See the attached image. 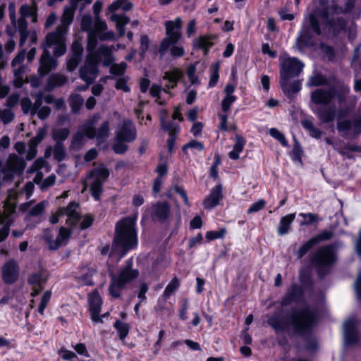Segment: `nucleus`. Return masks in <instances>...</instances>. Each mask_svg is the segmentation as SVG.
Instances as JSON below:
<instances>
[{"instance_id":"obj_1","label":"nucleus","mask_w":361,"mask_h":361,"mask_svg":"<svg viewBox=\"0 0 361 361\" xmlns=\"http://www.w3.org/2000/svg\"><path fill=\"white\" fill-rule=\"evenodd\" d=\"M319 318V310L306 305L293 307L285 315L275 311L268 317L267 324L276 334L286 332L290 336L302 338L305 341V348L313 352L318 349L313 331Z\"/></svg>"},{"instance_id":"obj_2","label":"nucleus","mask_w":361,"mask_h":361,"mask_svg":"<svg viewBox=\"0 0 361 361\" xmlns=\"http://www.w3.org/2000/svg\"><path fill=\"white\" fill-rule=\"evenodd\" d=\"M138 246V235L136 217L127 216L122 217L115 224L114 235L111 244L112 253L123 258L130 251Z\"/></svg>"},{"instance_id":"obj_3","label":"nucleus","mask_w":361,"mask_h":361,"mask_svg":"<svg viewBox=\"0 0 361 361\" xmlns=\"http://www.w3.org/2000/svg\"><path fill=\"white\" fill-rule=\"evenodd\" d=\"M319 16L326 22L330 19L329 6L314 9L307 18L303 20L295 43L299 51L302 52L306 49H311L316 46V37L321 36L322 34Z\"/></svg>"},{"instance_id":"obj_4","label":"nucleus","mask_w":361,"mask_h":361,"mask_svg":"<svg viewBox=\"0 0 361 361\" xmlns=\"http://www.w3.org/2000/svg\"><path fill=\"white\" fill-rule=\"evenodd\" d=\"M139 276V271L133 269V263L128 261L125 267H121L116 274L109 273L110 283L109 286V294L115 299L121 298V292L126 289L128 285L135 280Z\"/></svg>"},{"instance_id":"obj_5","label":"nucleus","mask_w":361,"mask_h":361,"mask_svg":"<svg viewBox=\"0 0 361 361\" xmlns=\"http://www.w3.org/2000/svg\"><path fill=\"white\" fill-rule=\"evenodd\" d=\"M336 261L337 255L334 244H329L319 248L310 259L319 279H324L331 272Z\"/></svg>"},{"instance_id":"obj_6","label":"nucleus","mask_w":361,"mask_h":361,"mask_svg":"<svg viewBox=\"0 0 361 361\" xmlns=\"http://www.w3.org/2000/svg\"><path fill=\"white\" fill-rule=\"evenodd\" d=\"M350 88L347 85L331 86L328 89L317 88L310 94V101L315 105L329 106L336 98L338 103L345 102Z\"/></svg>"},{"instance_id":"obj_7","label":"nucleus","mask_w":361,"mask_h":361,"mask_svg":"<svg viewBox=\"0 0 361 361\" xmlns=\"http://www.w3.org/2000/svg\"><path fill=\"white\" fill-rule=\"evenodd\" d=\"M110 172L104 164H100L97 167L90 171L87 178L93 179L90 185V191L95 201H100L103 192V185L109 177Z\"/></svg>"},{"instance_id":"obj_8","label":"nucleus","mask_w":361,"mask_h":361,"mask_svg":"<svg viewBox=\"0 0 361 361\" xmlns=\"http://www.w3.org/2000/svg\"><path fill=\"white\" fill-rule=\"evenodd\" d=\"M279 61V80L283 82L298 77L304 68L303 63L296 57L288 56L284 59L280 58Z\"/></svg>"},{"instance_id":"obj_9","label":"nucleus","mask_w":361,"mask_h":361,"mask_svg":"<svg viewBox=\"0 0 361 361\" xmlns=\"http://www.w3.org/2000/svg\"><path fill=\"white\" fill-rule=\"evenodd\" d=\"M166 37L164 38L159 48L161 54H164L171 45L176 44L182 37L180 31L182 27V20L176 18L173 21H167L165 23Z\"/></svg>"},{"instance_id":"obj_10","label":"nucleus","mask_w":361,"mask_h":361,"mask_svg":"<svg viewBox=\"0 0 361 361\" xmlns=\"http://www.w3.org/2000/svg\"><path fill=\"white\" fill-rule=\"evenodd\" d=\"M348 114V108L338 110L337 114V130L345 135H351L353 137H357L361 134V116L355 118L353 120L345 119L340 121V119L346 117Z\"/></svg>"},{"instance_id":"obj_11","label":"nucleus","mask_w":361,"mask_h":361,"mask_svg":"<svg viewBox=\"0 0 361 361\" xmlns=\"http://www.w3.org/2000/svg\"><path fill=\"white\" fill-rule=\"evenodd\" d=\"M97 118L96 115H94L92 120L88 121L83 125L79 126L78 130L72 137L69 147L71 150H80L85 143V137L89 139H93L95 137L96 130L94 125Z\"/></svg>"},{"instance_id":"obj_12","label":"nucleus","mask_w":361,"mask_h":361,"mask_svg":"<svg viewBox=\"0 0 361 361\" xmlns=\"http://www.w3.org/2000/svg\"><path fill=\"white\" fill-rule=\"evenodd\" d=\"M334 235V233L331 231L323 230L318 234L312 236L305 243H304L296 252L297 258L301 259L305 255H307L315 245L319 244L323 241H326Z\"/></svg>"},{"instance_id":"obj_13","label":"nucleus","mask_w":361,"mask_h":361,"mask_svg":"<svg viewBox=\"0 0 361 361\" xmlns=\"http://www.w3.org/2000/svg\"><path fill=\"white\" fill-rule=\"evenodd\" d=\"M160 124L161 129L165 132H168L169 137L166 143L168 152L171 154L174 152L176 141L180 130V126L171 121H166L164 116L160 117Z\"/></svg>"},{"instance_id":"obj_14","label":"nucleus","mask_w":361,"mask_h":361,"mask_svg":"<svg viewBox=\"0 0 361 361\" xmlns=\"http://www.w3.org/2000/svg\"><path fill=\"white\" fill-rule=\"evenodd\" d=\"M90 314L92 322L95 323H102V319L100 317L102 306L103 304L102 298L99 291L95 289L92 290L87 296Z\"/></svg>"},{"instance_id":"obj_15","label":"nucleus","mask_w":361,"mask_h":361,"mask_svg":"<svg viewBox=\"0 0 361 361\" xmlns=\"http://www.w3.org/2000/svg\"><path fill=\"white\" fill-rule=\"evenodd\" d=\"M305 294L302 287L296 283H293L282 297L280 304L282 307H287L293 302L300 303L305 300Z\"/></svg>"},{"instance_id":"obj_16","label":"nucleus","mask_w":361,"mask_h":361,"mask_svg":"<svg viewBox=\"0 0 361 361\" xmlns=\"http://www.w3.org/2000/svg\"><path fill=\"white\" fill-rule=\"evenodd\" d=\"M19 278V266L14 259L6 262L1 267V279L6 285L15 283Z\"/></svg>"},{"instance_id":"obj_17","label":"nucleus","mask_w":361,"mask_h":361,"mask_svg":"<svg viewBox=\"0 0 361 361\" xmlns=\"http://www.w3.org/2000/svg\"><path fill=\"white\" fill-rule=\"evenodd\" d=\"M171 208L168 202L158 201L152 205L150 216L153 221L164 223L170 216Z\"/></svg>"},{"instance_id":"obj_18","label":"nucleus","mask_w":361,"mask_h":361,"mask_svg":"<svg viewBox=\"0 0 361 361\" xmlns=\"http://www.w3.org/2000/svg\"><path fill=\"white\" fill-rule=\"evenodd\" d=\"M344 342L347 346L355 345L359 342V331L354 319H350L344 324Z\"/></svg>"},{"instance_id":"obj_19","label":"nucleus","mask_w":361,"mask_h":361,"mask_svg":"<svg viewBox=\"0 0 361 361\" xmlns=\"http://www.w3.org/2000/svg\"><path fill=\"white\" fill-rule=\"evenodd\" d=\"M137 131L130 120L124 121L121 127L116 132V140L131 142L136 139Z\"/></svg>"},{"instance_id":"obj_20","label":"nucleus","mask_w":361,"mask_h":361,"mask_svg":"<svg viewBox=\"0 0 361 361\" xmlns=\"http://www.w3.org/2000/svg\"><path fill=\"white\" fill-rule=\"evenodd\" d=\"M217 39L214 34H207L199 36L192 42L193 49L202 50L204 56H207L210 49L214 45L213 41Z\"/></svg>"},{"instance_id":"obj_21","label":"nucleus","mask_w":361,"mask_h":361,"mask_svg":"<svg viewBox=\"0 0 361 361\" xmlns=\"http://www.w3.org/2000/svg\"><path fill=\"white\" fill-rule=\"evenodd\" d=\"M40 65L38 68L37 72L40 77L46 76L50 71L54 70L57 66V61L49 54V52L44 49L40 57Z\"/></svg>"},{"instance_id":"obj_22","label":"nucleus","mask_w":361,"mask_h":361,"mask_svg":"<svg viewBox=\"0 0 361 361\" xmlns=\"http://www.w3.org/2000/svg\"><path fill=\"white\" fill-rule=\"evenodd\" d=\"M224 199L223 187L221 183L213 187L203 202L205 209H212L219 204L220 202Z\"/></svg>"},{"instance_id":"obj_23","label":"nucleus","mask_w":361,"mask_h":361,"mask_svg":"<svg viewBox=\"0 0 361 361\" xmlns=\"http://www.w3.org/2000/svg\"><path fill=\"white\" fill-rule=\"evenodd\" d=\"M183 77L184 73L179 68H174L171 71H166L163 75V80H167L169 83L165 85L164 91L166 93L170 94L169 90L175 89L177 87L178 82Z\"/></svg>"},{"instance_id":"obj_24","label":"nucleus","mask_w":361,"mask_h":361,"mask_svg":"<svg viewBox=\"0 0 361 361\" xmlns=\"http://www.w3.org/2000/svg\"><path fill=\"white\" fill-rule=\"evenodd\" d=\"M78 207H79L78 203L72 201L66 207H59L60 213L68 217L66 224L72 227L75 226L81 219L80 214L76 211Z\"/></svg>"},{"instance_id":"obj_25","label":"nucleus","mask_w":361,"mask_h":361,"mask_svg":"<svg viewBox=\"0 0 361 361\" xmlns=\"http://www.w3.org/2000/svg\"><path fill=\"white\" fill-rule=\"evenodd\" d=\"M314 114L322 123H329L336 118V106L335 104L329 106H320L316 111H314Z\"/></svg>"},{"instance_id":"obj_26","label":"nucleus","mask_w":361,"mask_h":361,"mask_svg":"<svg viewBox=\"0 0 361 361\" xmlns=\"http://www.w3.org/2000/svg\"><path fill=\"white\" fill-rule=\"evenodd\" d=\"M325 25L334 35H337L341 32L346 31L348 27V23L343 17L328 19Z\"/></svg>"},{"instance_id":"obj_27","label":"nucleus","mask_w":361,"mask_h":361,"mask_svg":"<svg viewBox=\"0 0 361 361\" xmlns=\"http://www.w3.org/2000/svg\"><path fill=\"white\" fill-rule=\"evenodd\" d=\"M281 88L288 99H292L295 94L302 89V83L300 80H294L289 84V81L279 80Z\"/></svg>"},{"instance_id":"obj_28","label":"nucleus","mask_w":361,"mask_h":361,"mask_svg":"<svg viewBox=\"0 0 361 361\" xmlns=\"http://www.w3.org/2000/svg\"><path fill=\"white\" fill-rule=\"evenodd\" d=\"M67 81V78L60 73H53L49 76L45 86V90L51 92L56 87L63 86Z\"/></svg>"},{"instance_id":"obj_29","label":"nucleus","mask_w":361,"mask_h":361,"mask_svg":"<svg viewBox=\"0 0 361 361\" xmlns=\"http://www.w3.org/2000/svg\"><path fill=\"white\" fill-rule=\"evenodd\" d=\"M80 269L82 271H85V272L76 276L77 281L84 286H93L92 277L96 272V269L86 265L80 267Z\"/></svg>"},{"instance_id":"obj_30","label":"nucleus","mask_w":361,"mask_h":361,"mask_svg":"<svg viewBox=\"0 0 361 361\" xmlns=\"http://www.w3.org/2000/svg\"><path fill=\"white\" fill-rule=\"evenodd\" d=\"M111 20L116 23V27L118 36L122 37L126 34V25L130 22V18L125 14L114 13L111 16Z\"/></svg>"},{"instance_id":"obj_31","label":"nucleus","mask_w":361,"mask_h":361,"mask_svg":"<svg viewBox=\"0 0 361 361\" xmlns=\"http://www.w3.org/2000/svg\"><path fill=\"white\" fill-rule=\"evenodd\" d=\"M302 128L308 133L309 135L317 140L321 139L324 132L315 127L312 119L304 118L300 121Z\"/></svg>"},{"instance_id":"obj_32","label":"nucleus","mask_w":361,"mask_h":361,"mask_svg":"<svg viewBox=\"0 0 361 361\" xmlns=\"http://www.w3.org/2000/svg\"><path fill=\"white\" fill-rule=\"evenodd\" d=\"M235 142L233 145V150L228 153V157L232 160H237L239 159L240 153L243 152L246 144L245 138L241 135H235Z\"/></svg>"},{"instance_id":"obj_33","label":"nucleus","mask_w":361,"mask_h":361,"mask_svg":"<svg viewBox=\"0 0 361 361\" xmlns=\"http://www.w3.org/2000/svg\"><path fill=\"white\" fill-rule=\"evenodd\" d=\"M299 281L304 291H312L314 289V281L310 271L304 269L300 271Z\"/></svg>"},{"instance_id":"obj_34","label":"nucleus","mask_w":361,"mask_h":361,"mask_svg":"<svg viewBox=\"0 0 361 361\" xmlns=\"http://www.w3.org/2000/svg\"><path fill=\"white\" fill-rule=\"evenodd\" d=\"M295 219V213L288 214L281 218L278 227V233L281 235L287 234L290 229L291 224Z\"/></svg>"},{"instance_id":"obj_35","label":"nucleus","mask_w":361,"mask_h":361,"mask_svg":"<svg viewBox=\"0 0 361 361\" xmlns=\"http://www.w3.org/2000/svg\"><path fill=\"white\" fill-rule=\"evenodd\" d=\"M133 7V4L128 0H116L108 6L107 11L114 14L120 8L123 11H129Z\"/></svg>"},{"instance_id":"obj_36","label":"nucleus","mask_w":361,"mask_h":361,"mask_svg":"<svg viewBox=\"0 0 361 361\" xmlns=\"http://www.w3.org/2000/svg\"><path fill=\"white\" fill-rule=\"evenodd\" d=\"M299 216H301L303 218V220H302L300 223V226H313L317 227L319 222L322 220V219L319 217V215L317 214L314 213H300Z\"/></svg>"},{"instance_id":"obj_37","label":"nucleus","mask_w":361,"mask_h":361,"mask_svg":"<svg viewBox=\"0 0 361 361\" xmlns=\"http://www.w3.org/2000/svg\"><path fill=\"white\" fill-rule=\"evenodd\" d=\"M68 103L73 114H78L84 104V99L80 94H71L68 97Z\"/></svg>"},{"instance_id":"obj_38","label":"nucleus","mask_w":361,"mask_h":361,"mask_svg":"<svg viewBox=\"0 0 361 361\" xmlns=\"http://www.w3.org/2000/svg\"><path fill=\"white\" fill-rule=\"evenodd\" d=\"M69 135L70 130L68 128H53L51 130V137L55 143L60 142L61 144H64L63 142L68 138Z\"/></svg>"},{"instance_id":"obj_39","label":"nucleus","mask_w":361,"mask_h":361,"mask_svg":"<svg viewBox=\"0 0 361 361\" xmlns=\"http://www.w3.org/2000/svg\"><path fill=\"white\" fill-rule=\"evenodd\" d=\"M180 286V280L177 276H174L166 286L163 292L162 297L166 300L169 298L171 295L179 288Z\"/></svg>"},{"instance_id":"obj_40","label":"nucleus","mask_w":361,"mask_h":361,"mask_svg":"<svg viewBox=\"0 0 361 361\" xmlns=\"http://www.w3.org/2000/svg\"><path fill=\"white\" fill-rule=\"evenodd\" d=\"M113 326L117 331L121 340L123 341L128 336L130 331V326L128 323L123 322L120 319H116Z\"/></svg>"},{"instance_id":"obj_41","label":"nucleus","mask_w":361,"mask_h":361,"mask_svg":"<svg viewBox=\"0 0 361 361\" xmlns=\"http://www.w3.org/2000/svg\"><path fill=\"white\" fill-rule=\"evenodd\" d=\"M62 41L61 34L58 31L49 32L46 37L44 45L47 48H50Z\"/></svg>"},{"instance_id":"obj_42","label":"nucleus","mask_w":361,"mask_h":361,"mask_svg":"<svg viewBox=\"0 0 361 361\" xmlns=\"http://www.w3.org/2000/svg\"><path fill=\"white\" fill-rule=\"evenodd\" d=\"M328 85L327 78L321 73H317L315 75L310 77L307 82L308 86L319 87Z\"/></svg>"},{"instance_id":"obj_43","label":"nucleus","mask_w":361,"mask_h":361,"mask_svg":"<svg viewBox=\"0 0 361 361\" xmlns=\"http://www.w3.org/2000/svg\"><path fill=\"white\" fill-rule=\"evenodd\" d=\"M219 62H216L212 66V71L208 83L209 87H214L216 85L219 78Z\"/></svg>"},{"instance_id":"obj_44","label":"nucleus","mask_w":361,"mask_h":361,"mask_svg":"<svg viewBox=\"0 0 361 361\" xmlns=\"http://www.w3.org/2000/svg\"><path fill=\"white\" fill-rule=\"evenodd\" d=\"M54 158L58 162L63 161L66 156V152L64 144L60 142L55 143L53 148Z\"/></svg>"},{"instance_id":"obj_45","label":"nucleus","mask_w":361,"mask_h":361,"mask_svg":"<svg viewBox=\"0 0 361 361\" xmlns=\"http://www.w3.org/2000/svg\"><path fill=\"white\" fill-rule=\"evenodd\" d=\"M127 66V63L124 61L119 63H114L109 68V73L114 76L121 77L125 74Z\"/></svg>"},{"instance_id":"obj_46","label":"nucleus","mask_w":361,"mask_h":361,"mask_svg":"<svg viewBox=\"0 0 361 361\" xmlns=\"http://www.w3.org/2000/svg\"><path fill=\"white\" fill-rule=\"evenodd\" d=\"M110 131V123L109 121H104L100 127L96 130L97 139L98 140H103L105 137H107L109 135Z\"/></svg>"},{"instance_id":"obj_47","label":"nucleus","mask_w":361,"mask_h":361,"mask_svg":"<svg viewBox=\"0 0 361 361\" xmlns=\"http://www.w3.org/2000/svg\"><path fill=\"white\" fill-rule=\"evenodd\" d=\"M319 49L326 56H327L329 61H334L336 57V51L334 47L329 45L326 42H322L319 44Z\"/></svg>"},{"instance_id":"obj_48","label":"nucleus","mask_w":361,"mask_h":361,"mask_svg":"<svg viewBox=\"0 0 361 361\" xmlns=\"http://www.w3.org/2000/svg\"><path fill=\"white\" fill-rule=\"evenodd\" d=\"M291 159L293 161L302 163V157L303 156V150L298 140H295L293 147L291 152Z\"/></svg>"},{"instance_id":"obj_49","label":"nucleus","mask_w":361,"mask_h":361,"mask_svg":"<svg viewBox=\"0 0 361 361\" xmlns=\"http://www.w3.org/2000/svg\"><path fill=\"white\" fill-rule=\"evenodd\" d=\"M226 234V229L224 227L220 228L219 231H209L206 233L205 237L209 240L224 238Z\"/></svg>"},{"instance_id":"obj_50","label":"nucleus","mask_w":361,"mask_h":361,"mask_svg":"<svg viewBox=\"0 0 361 361\" xmlns=\"http://www.w3.org/2000/svg\"><path fill=\"white\" fill-rule=\"evenodd\" d=\"M149 47V39L147 35H142L140 39V56L144 59Z\"/></svg>"},{"instance_id":"obj_51","label":"nucleus","mask_w":361,"mask_h":361,"mask_svg":"<svg viewBox=\"0 0 361 361\" xmlns=\"http://www.w3.org/2000/svg\"><path fill=\"white\" fill-rule=\"evenodd\" d=\"M269 135L275 138L276 140H278L281 145L283 147H288V142L286 140L285 135L280 132L277 128H271L269 130Z\"/></svg>"},{"instance_id":"obj_52","label":"nucleus","mask_w":361,"mask_h":361,"mask_svg":"<svg viewBox=\"0 0 361 361\" xmlns=\"http://www.w3.org/2000/svg\"><path fill=\"white\" fill-rule=\"evenodd\" d=\"M220 123L219 128L222 132L235 131L237 130V126L233 124L230 128L228 127V116L226 114H221L219 116Z\"/></svg>"},{"instance_id":"obj_53","label":"nucleus","mask_w":361,"mask_h":361,"mask_svg":"<svg viewBox=\"0 0 361 361\" xmlns=\"http://www.w3.org/2000/svg\"><path fill=\"white\" fill-rule=\"evenodd\" d=\"M75 12L73 9H69L66 6L61 18V21L63 25H69L73 20Z\"/></svg>"},{"instance_id":"obj_54","label":"nucleus","mask_w":361,"mask_h":361,"mask_svg":"<svg viewBox=\"0 0 361 361\" xmlns=\"http://www.w3.org/2000/svg\"><path fill=\"white\" fill-rule=\"evenodd\" d=\"M51 296V293L50 290L45 291L40 300L39 304L38 305V312L43 315L44 310L46 309L47 304L49 303Z\"/></svg>"},{"instance_id":"obj_55","label":"nucleus","mask_w":361,"mask_h":361,"mask_svg":"<svg viewBox=\"0 0 361 361\" xmlns=\"http://www.w3.org/2000/svg\"><path fill=\"white\" fill-rule=\"evenodd\" d=\"M99 50L102 54H103L105 57L103 62V65L104 66H110L112 64H114L113 62L114 61V59L111 55V50L109 49V48L106 46H102L100 47Z\"/></svg>"},{"instance_id":"obj_56","label":"nucleus","mask_w":361,"mask_h":361,"mask_svg":"<svg viewBox=\"0 0 361 361\" xmlns=\"http://www.w3.org/2000/svg\"><path fill=\"white\" fill-rule=\"evenodd\" d=\"M196 65L191 63L190 64L186 70L187 75L189 78V80L192 85L198 84L199 83V78L196 75Z\"/></svg>"},{"instance_id":"obj_57","label":"nucleus","mask_w":361,"mask_h":361,"mask_svg":"<svg viewBox=\"0 0 361 361\" xmlns=\"http://www.w3.org/2000/svg\"><path fill=\"white\" fill-rule=\"evenodd\" d=\"M128 77L118 78L116 80L115 88L118 90H123L124 92H129L130 87L128 85Z\"/></svg>"},{"instance_id":"obj_58","label":"nucleus","mask_w":361,"mask_h":361,"mask_svg":"<svg viewBox=\"0 0 361 361\" xmlns=\"http://www.w3.org/2000/svg\"><path fill=\"white\" fill-rule=\"evenodd\" d=\"M236 96H225L221 101L222 111L225 113L228 112L231 109V105L236 101Z\"/></svg>"},{"instance_id":"obj_59","label":"nucleus","mask_w":361,"mask_h":361,"mask_svg":"<svg viewBox=\"0 0 361 361\" xmlns=\"http://www.w3.org/2000/svg\"><path fill=\"white\" fill-rule=\"evenodd\" d=\"M189 302L187 298L182 300L180 308L178 310V317L182 321H186L188 319L187 312L188 310Z\"/></svg>"},{"instance_id":"obj_60","label":"nucleus","mask_w":361,"mask_h":361,"mask_svg":"<svg viewBox=\"0 0 361 361\" xmlns=\"http://www.w3.org/2000/svg\"><path fill=\"white\" fill-rule=\"evenodd\" d=\"M125 141H119L116 140V143L112 146V149L117 154H123L128 149V146Z\"/></svg>"},{"instance_id":"obj_61","label":"nucleus","mask_w":361,"mask_h":361,"mask_svg":"<svg viewBox=\"0 0 361 361\" xmlns=\"http://www.w3.org/2000/svg\"><path fill=\"white\" fill-rule=\"evenodd\" d=\"M165 334L166 331L164 329L159 331L158 334V339L153 345V353L154 355H157L159 353Z\"/></svg>"},{"instance_id":"obj_62","label":"nucleus","mask_w":361,"mask_h":361,"mask_svg":"<svg viewBox=\"0 0 361 361\" xmlns=\"http://www.w3.org/2000/svg\"><path fill=\"white\" fill-rule=\"evenodd\" d=\"M44 209V202H40L31 208V209L29 211V215L31 216H37L42 214Z\"/></svg>"},{"instance_id":"obj_63","label":"nucleus","mask_w":361,"mask_h":361,"mask_svg":"<svg viewBox=\"0 0 361 361\" xmlns=\"http://www.w3.org/2000/svg\"><path fill=\"white\" fill-rule=\"evenodd\" d=\"M94 220V216L92 214H87L84 215L80 224V228L81 230H85L90 228L93 224Z\"/></svg>"},{"instance_id":"obj_64","label":"nucleus","mask_w":361,"mask_h":361,"mask_svg":"<svg viewBox=\"0 0 361 361\" xmlns=\"http://www.w3.org/2000/svg\"><path fill=\"white\" fill-rule=\"evenodd\" d=\"M266 205V201L263 199L252 203L247 209V214L257 212L262 209Z\"/></svg>"}]
</instances>
